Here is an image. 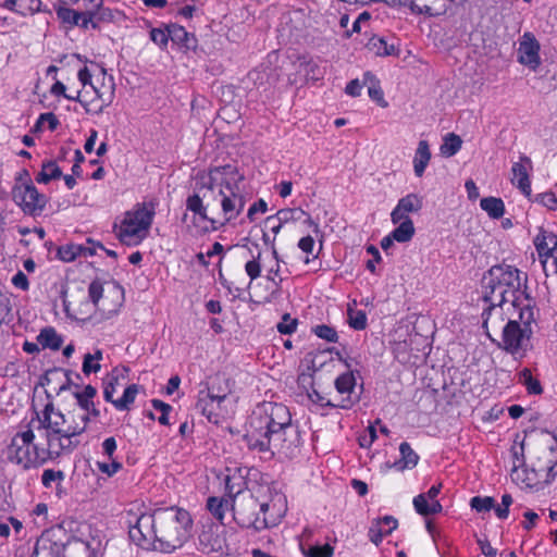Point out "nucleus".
<instances>
[{"label": "nucleus", "instance_id": "46", "mask_svg": "<svg viewBox=\"0 0 557 557\" xmlns=\"http://www.w3.org/2000/svg\"><path fill=\"white\" fill-rule=\"evenodd\" d=\"M102 360V351L98 349L95 354H86L83 362V372L90 374L98 372L101 369L100 361Z\"/></svg>", "mask_w": 557, "mask_h": 557}, {"label": "nucleus", "instance_id": "30", "mask_svg": "<svg viewBox=\"0 0 557 557\" xmlns=\"http://www.w3.org/2000/svg\"><path fill=\"white\" fill-rule=\"evenodd\" d=\"M40 0H4L3 7L22 15L40 11Z\"/></svg>", "mask_w": 557, "mask_h": 557}, {"label": "nucleus", "instance_id": "63", "mask_svg": "<svg viewBox=\"0 0 557 557\" xmlns=\"http://www.w3.org/2000/svg\"><path fill=\"white\" fill-rule=\"evenodd\" d=\"M478 544L481 548V552L486 556V557H496V549L492 547V545L490 544V542L487 540H482V539H479L478 540Z\"/></svg>", "mask_w": 557, "mask_h": 557}, {"label": "nucleus", "instance_id": "47", "mask_svg": "<svg viewBox=\"0 0 557 557\" xmlns=\"http://www.w3.org/2000/svg\"><path fill=\"white\" fill-rule=\"evenodd\" d=\"M82 256L81 245L70 244L58 249V257L64 262H72Z\"/></svg>", "mask_w": 557, "mask_h": 557}, {"label": "nucleus", "instance_id": "24", "mask_svg": "<svg viewBox=\"0 0 557 557\" xmlns=\"http://www.w3.org/2000/svg\"><path fill=\"white\" fill-rule=\"evenodd\" d=\"M65 544L42 536L36 544L32 557H64Z\"/></svg>", "mask_w": 557, "mask_h": 557}, {"label": "nucleus", "instance_id": "28", "mask_svg": "<svg viewBox=\"0 0 557 557\" xmlns=\"http://www.w3.org/2000/svg\"><path fill=\"white\" fill-rule=\"evenodd\" d=\"M431 156L429 143L426 140H420L413 157V171L417 177H421L424 174Z\"/></svg>", "mask_w": 557, "mask_h": 557}, {"label": "nucleus", "instance_id": "40", "mask_svg": "<svg viewBox=\"0 0 557 557\" xmlns=\"http://www.w3.org/2000/svg\"><path fill=\"white\" fill-rule=\"evenodd\" d=\"M399 451L401 455V459L395 463L398 467V469L403 470L406 468H413L417 466L419 456L417 455L416 451H413V449L407 442L400 444Z\"/></svg>", "mask_w": 557, "mask_h": 557}, {"label": "nucleus", "instance_id": "58", "mask_svg": "<svg viewBox=\"0 0 557 557\" xmlns=\"http://www.w3.org/2000/svg\"><path fill=\"white\" fill-rule=\"evenodd\" d=\"M82 256L84 257H92L97 253L98 249H104L103 245L100 242H95L90 238L87 239L85 245H81Z\"/></svg>", "mask_w": 557, "mask_h": 557}, {"label": "nucleus", "instance_id": "42", "mask_svg": "<svg viewBox=\"0 0 557 557\" xmlns=\"http://www.w3.org/2000/svg\"><path fill=\"white\" fill-rule=\"evenodd\" d=\"M461 138L455 133H448L444 137V141L440 147V151L442 156L449 158L455 156L461 149Z\"/></svg>", "mask_w": 557, "mask_h": 557}, {"label": "nucleus", "instance_id": "9", "mask_svg": "<svg viewBox=\"0 0 557 557\" xmlns=\"http://www.w3.org/2000/svg\"><path fill=\"white\" fill-rule=\"evenodd\" d=\"M483 300L488 304V307L483 312V326L488 332V326L498 327L499 321H503L504 307H510L509 298L495 282H491V278H486V274L483 277ZM509 310V308H507ZM490 335V333H487Z\"/></svg>", "mask_w": 557, "mask_h": 557}, {"label": "nucleus", "instance_id": "60", "mask_svg": "<svg viewBox=\"0 0 557 557\" xmlns=\"http://www.w3.org/2000/svg\"><path fill=\"white\" fill-rule=\"evenodd\" d=\"M268 209V205L263 199H259L258 201L253 202L248 211H247V218L250 222L255 221V215L257 213H264Z\"/></svg>", "mask_w": 557, "mask_h": 557}, {"label": "nucleus", "instance_id": "16", "mask_svg": "<svg viewBox=\"0 0 557 557\" xmlns=\"http://www.w3.org/2000/svg\"><path fill=\"white\" fill-rule=\"evenodd\" d=\"M541 46L535 36L525 32L519 39L518 62L535 71L541 65Z\"/></svg>", "mask_w": 557, "mask_h": 557}, {"label": "nucleus", "instance_id": "64", "mask_svg": "<svg viewBox=\"0 0 557 557\" xmlns=\"http://www.w3.org/2000/svg\"><path fill=\"white\" fill-rule=\"evenodd\" d=\"M298 247L306 253H311L314 247V239L311 236H305L302 237L299 243Z\"/></svg>", "mask_w": 557, "mask_h": 557}, {"label": "nucleus", "instance_id": "5", "mask_svg": "<svg viewBox=\"0 0 557 557\" xmlns=\"http://www.w3.org/2000/svg\"><path fill=\"white\" fill-rule=\"evenodd\" d=\"M157 206L156 199L137 202L115 220L113 232L121 244L136 247L149 236Z\"/></svg>", "mask_w": 557, "mask_h": 557}, {"label": "nucleus", "instance_id": "55", "mask_svg": "<svg viewBox=\"0 0 557 557\" xmlns=\"http://www.w3.org/2000/svg\"><path fill=\"white\" fill-rule=\"evenodd\" d=\"M260 256H261V253L259 252L256 258L247 261L245 264V271L251 281H253L260 276V273H261Z\"/></svg>", "mask_w": 557, "mask_h": 557}, {"label": "nucleus", "instance_id": "8", "mask_svg": "<svg viewBox=\"0 0 557 557\" xmlns=\"http://www.w3.org/2000/svg\"><path fill=\"white\" fill-rule=\"evenodd\" d=\"M531 310H520L519 320L509 319L503 327L502 342L498 346L517 360L524 358L531 348Z\"/></svg>", "mask_w": 557, "mask_h": 557}, {"label": "nucleus", "instance_id": "18", "mask_svg": "<svg viewBox=\"0 0 557 557\" xmlns=\"http://www.w3.org/2000/svg\"><path fill=\"white\" fill-rule=\"evenodd\" d=\"M423 207V198L417 194H408L400 198L391 213L394 224L400 220H411L409 213H417Z\"/></svg>", "mask_w": 557, "mask_h": 557}, {"label": "nucleus", "instance_id": "36", "mask_svg": "<svg viewBox=\"0 0 557 557\" xmlns=\"http://www.w3.org/2000/svg\"><path fill=\"white\" fill-rule=\"evenodd\" d=\"M480 206L492 219H499L504 215L505 205L500 198L485 197L481 199Z\"/></svg>", "mask_w": 557, "mask_h": 557}, {"label": "nucleus", "instance_id": "2", "mask_svg": "<svg viewBox=\"0 0 557 557\" xmlns=\"http://www.w3.org/2000/svg\"><path fill=\"white\" fill-rule=\"evenodd\" d=\"M129 539L145 549L172 554L190 539L194 521L189 511L177 506L152 512L132 509L123 515Z\"/></svg>", "mask_w": 557, "mask_h": 557}, {"label": "nucleus", "instance_id": "38", "mask_svg": "<svg viewBox=\"0 0 557 557\" xmlns=\"http://www.w3.org/2000/svg\"><path fill=\"white\" fill-rule=\"evenodd\" d=\"M398 226L391 233V238L398 243H407L414 235V225L412 220H400Z\"/></svg>", "mask_w": 557, "mask_h": 557}, {"label": "nucleus", "instance_id": "44", "mask_svg": "<svg viewBox=\"0 0 557 557\" xmlns=\"http://www.w3.org/2000/svg\"><path fill=\"white\" fill-rule=\"evenodd\" d=\"M62 175L61 169L52 161L42 164L41 171L38 173L36 181L47 184L51 180L59 178Z\"/></svg>", "mask_w": 557, "mask_h": 557}, {"label": "nucleus", "instance_id": "41", "mask_svg": "<svg viewBox=\"0 0 557 557\" xmlns=\"http://www.w3.org/2000/svg\"><path fill=\"white\" fill-rule=\"evenodd\" d=\"M370 84L368 87L369 97L375 101L380 107H387V102L384 99L383 90L380 87L379 82L374 78L371 73L364 74V84Z\"/></svg>", "mask_w": 557, "mask_h": 557}, {"label": "nucleus", "instance_id": "26", "mask_svg": "<svg viewBox=\"0 0 557 557\" xmlns=\"http://www.w3.org/2000/svg\"><path fill=\"white\" fill-rule=\"evenodd\" d=\"M227 471L228 473L224 479L225 491L233 498L240 495L247 487L246 474L242 468H236L233 472L230 469Z\"/></svg>", "mask_w": 557, "mask_h": 557}, {"label": "nucleus", "instance_id": "51", "mask_svg": "<svg viewBox=\"0 0 557 557\" xmlns=\"http://www.w3.org/2000/svg\"><path fill=\"white\" fill-rule=\"evenodd\" d=\"M470 506L478 512H487L494 508V498L490 496H474L470 500Z\"/></svg>", "mask_w": 557, "mask_h": 557}, {"label": "nucleus", "instance_id": "12", "mask_svg": "<svg viewBox=\"0 0 557 557\" xmlns=\"http://www.w3.org/2000/svg\"><path fill=\"white\" fill-rule=\"evenodd\" d=\"M554 444L542 443L535 448L531 457V466L544 476V482H550L556 475L557 468V441Z\"/></svg>", "mask_w": 557, "mask_h": 557}, {"label": "nucleus", "instance_id": "25", "mask_svg": "<svg viewBox=\"0 0 557 557\" xmlns=\"http://www.w3.org/2000/svg\"><path fill=\"white\" fill-rule=\"evenodd\" d=\"M218 525L210 524L200 532L198 540L202 553L210 554L222 549V541L218 535Z\"/></svg>", "mask_w": 557, "mask_h": 557}, {"label": "nucleus", "instance_id": "52", "mask_svg": "<svg viewBox=\"0 0 557 557\" xmlns=\"http://www.w3.org/2000/svg\"><path fill=\"white\" fill-rule=\"evenodd\" d=\"M334 548L330 544L310 546L305 555L307 557H332Z\"/></svg>", "mask_w": 557, "mask_h": 557}, {"label": "nucleus", "instance_id": "50", "mask_svg": "<svg viewBox=\"0 0 557 557\" xmlns=\"http://www.w3.org/2000/svg\"><path fill=\"white\" fill-rule=\"evenodd\" d=\"M150 39L161 49H165L170 40V26L164 28H152L150 30Z\"/></svg>", "mask_w": 557, "mask_h": 557}, {"label": "nucleus", "instance_id": "32", "mask_svg": "<svg viewBox=\"0 0 557 557\" xmlns=\"http://www.w3.org/2000/svg\"><path fill=\"white\" fill-rule=\"evenodd\" d=\"M110 297L112 308L107 310V318L111 314H116L124 304L125 295L124 288L115 281L110 282L107 287V297Z\"/></svg>", "mask_w": 557, "mask_h": 557}, {"label": "nucleus", "instance_id": "33", "mask_svg": "<svg viewBox=\"0 0 557 557\" xmlns=\"http://www.w3.org/2000/svg\"><path fill=\"white\" fill-rule=\"evenodd\" d=\"M170 26V40L184 47L186 49H190L196 44V38L189 34L183 26L177 24H171Z\"/></svg>", "mask_w": 557, "mask_h": 557}, {"label": "nucleus", "instance_id": "57", "mask_svg": "<svg viewBox=\"0 0 557 557\" xmlns=\"http://www.w3.org/2000/svg\"><path fill=\"white\" fill-rule=\"evenodd\" d=\"M535 201L541 203L542 206L546 207L549 210L557 209V197L552 191L539 194L535 198Z\"/></svg>", "mask_w": 557, "mask_h": 557}, {"label": "nucleus", "instance_id": "34", "mask_svg": "<svg viewBox=\"0 0 557 557\" xmlns=\"http://www.w3.org/2000/svg\"><path fill=\"white\" fill-rule=\"evenodd\" d=\"M413 507L421 516L440 513L443 507L438 500H429L425 494H419L413 498Z\"/></svg>", "mask_w": 557, "mask_h": 557}, {"label": "nucleus", "instance_id": "11", "mask_svg": "<svg viewBox=\"0 0 557 557\" xmlns=\"http://www.w3.org/2000/svg\"><path fill=\"white\" fill-rule=\"evenodd\" d=\"M12 198L23 212L29 215L41 213L47 203V198L37 190L29 178L13 187Z\"/></svg>", "mask_w": 557, "mask_h": 557}, {"label": "nucleus", "instance_id": "35", "mask_svg": "<svg viewBox=\"0 0 557 557\" xmlns=\"http://www.w3.org/2000/svg\"><path fill=\"white\" fill-rule=\"evenodd\" d=\"M299 71L304 74L307 81L317 82L324 76V69L313 59H299Z\"/></svg>", "mask_w": 557, "mask_h": 557}, {"label": "nucleus", "instance_id": "56", "mask_svg": "<svg viewBox=\"0 0 557 557\" xmlns=\"http://www.w3.org/2000/svg\"><path fill=\"white\" fill-rule=\"evenodd\" d=\"M48 124V127L53 131L57 128L59 121L57 116L53 113H42L37 120V123L35 125V131H39L44 127L45 124Z\"/></svg>", "mask_w": 557, "mask_h": 557}, {"label": "nucleus", "instance_id": "14", "mask_svg": "<svg viewBox=\"0 0 557 557\" xmlns=\"http://www.w3.org/2000/svg\"><path fill=\"white\" fill-rule=\"evenodd\" d=\"M355 387H356V379L351 371H347V372L341 374L335 380V388H336L337 394L339 395V399L336 401L327 400L326 405L329 407H333V408H342V409L351 408L358 401V397L354 396Z\"/></svg>", "mask_w": 557, "mask_h": 557}, {"label": "nucleus", "instance_id": "21", "mask_svg": "<svg viewBox=\"0 0 557 557\" xmlns=\"http://www.w3.org/2000/svg\"><path fill=\"white\" fill-rule=\"evenodd\" d=\"M398 525L397 520L392 516L374 519L369 528V540L379 546L383 539L389 535Z\"/></svg>", "mask_w": 557, "mask_h": 557}, {"label": "nucleus", "instance_id": "37", "mask_svg": "<svg viewBox=\"0 0 557 557\" xmlns=\"http://www.w3.org/2000/svg\"><path fill=\"white\" fill-rule=\"evenodd\" d=\"M302 215H306V212L302 209H281L274 215H270L265 219V224H272L275 221H280V223L285 224L289 221H297Z\"/></svg>", "mask_w": 557, "mask_h": 557}, {"label": "nucleus", "instance_id": "15", "mask_svg": "<svg viewBox=\"0 0 557 557\" xmlns=\"http://www.w3.org/2000/svg\"><path fill=\"white\" fill-rule=\"evenodd\" d=\"M58 17L70 25H79L83 28H101L103 22V13L99 10H88L83 13H78L72 9L60 7L57 11Z\"/></svg>", "mask_w": 557, "mask_h": 557}, {"label": "nucleus", "instance_id": "13", "mask_svg": "<svg viewBox=\"0 0 557 557\" xmlns=\"http://www.w3.org/2000/svg\"><path fill=\"white\" fill-rule=\"evenodd\" d=\"M127 373L128 369L125 367L114 368L109 381V385L112 391L107 388V401H111L117 410H128L139 392V386L137 384H131L124 389L122 397L117 399L112 398L114 387L120 385L121 381L126 382Z\"/></svg>", "mask_w": 557, "mask_h": 557}, {"label": "nucleus", "instance_id": "7", "mask_svg": "<svg viewBox=\"0 0 557 557\" xmlns=\"http://www.w3.org/2000/svg\"><path fill=\"white\" fill-rule=\"evenodd\" d=\"M35 434L28 429L16 433L7 447V458L24 469L38 467L57 456L46 442L35 443Z\"/></svg>", "mask_w": 557, "mask_h": 557}, {"label": "nucleus", "instance_id": "31", "mask_svg": "<svg viewBox=\"0 0 557 557\" xmlns=\"http://www.w3.org/2000/svg\"><path fill=\"white\" fill-rule=\"evenodd\" d=\"M37 342L44 349L58 350L63 344V338L53 327L47 326L39 332Z\"/></svg>", "mask_w": 557, "mask_h": 557}, {"label": "nucleus", "instance_id": "27", "mask_svg": "<svg viewBox=\"0 0 557 557\" xmlns=\"http://www.w3.org/2000/svg\"><path fill=\"white\" fill-rule=\"evenodd\" d=\"M203 391L210 394L215 400L223 403L231 393V385L224 375L215 374L210 377V381Z\"/></svg>", "mask_w": 557, "mask_h": 557}, {"label": "nucleus", "instance_id": "1", "mask_svg": "<svg viewBox=\"0 0 557 557\" xmlns=\"http://www.w3.org/2000/svg\"><path fill=\"white\" fill-rule=\"evenodd\" d=\"M244 181L237 166L226 164L199 172L196 193L186 199V209L201 221H208L213 230L235 220L246 206L240 184Z\"/></svg>", "mask_w": 557, "mask_h": 557}, {"label": "nucleus", "instance_id": "6", "mask_svg": "<svg viewBox=\"0 0 557 557\" xmlns=\"http://www.w3.org/2000/svg\"><path fill=\"white\" fill-rule=\"evenodd\" d=\"M284 500L282 495H277L271 502H260L249 494L232 504L233 517L242 528H253L260 531L277 522Z\"/></svg>", "mask_w": 557, "mask_h": 557}, {"label": "nucleus", "instance_id": "23", "mask_svg": "<svg viewBox=\"0 0 557 557\" xmlns=\"http://www.w3.org/2000/svg\"><path fill=\"white\" fill-rule=\"evenodd\" d=\"M69 377L62 370L48 371L41 382V385H47L46 394L50 399L54 395H59L67 386Z\"/></svg>", "mask_w": 557, "mask_h": 557}, {"label": "nucleus", "instance_id": "19", "mask_svg": "<svg viewBox=\"0 0 557 557\" xmlns=\"http://www.w3.org/2000/svg\"><path fill=\"white\" fill-rule=\"evenodd\" d=\"M532 171V161L527 156L520 157V162L513 163L511 168V182L527 197L531 196L530 172Z\"/></svg>", "mask_w": 557, "mask_h": 557}, {"label": "nucleus", "instance_id": "49", "mask_svg": "<svg viewBox=\"0 0 557 557\" xmlns=\"http://www.w3.org/2000/svg\"><path fill=\"white\" fill-rule=\"evenodd\" d=\"M314 335L319 338L324 339L329 343H336L338 341V334L336 330L326 324H320L312 329Z\"/></svg>", "mask_w": 557, "mask_h": 557}, {"label": "nucleus", "instance_id": "10", "mask_svg": "<svg viewBox=\"0 0 557 557\" xmlns=\"http://www.w3.org/2000/svg\"><path fill=\"white\" fill-rule=\"evenodd\" d=\"M486 278L495 282L500 287L503 294H506L510 301V307H516L521 295L522 278L521 272L509 264H500L492 267L487 273Z\"/></svg>", "mask_w": 557, "mask_h": 557}, {"label": "nucleus", "instance_id": "3", "mask_svg": "<svg viewBox=\"0 0 557 557\" xmlns=\"http://www.w3.org/2000/svg\"><path fill=\"white\" fill-rule=\"evenodd\" d=\"M244 441L251 450L289 458L301 444L300 432L292 423L288 408L271 401L258 405L252 411Z\"/></svg>", "mask_w": 557, "mask_h": 557}, {"label": "nucleus", "instance_id": "61", "mask_svg": "<svg viewBox=\"0 0 557 557\" xmlns=\"http://www.w3.org/2000/svg\"><path fill=\"white\" fill-rule=\"evenodd\" d=\"M361 89L362 84L358 79H352L347 84L345 91L351 97H358L361 94Z\"/></svg>", "mask_w": 557, "mask_h": 557}, {"label": "nucleus", "instance_id": "39", "mask_svg": "<svg viewBox=\"0 0 557 557\" xmlns=\"http://www.w3.org/2000/svg\"><path fill=\"white\" fill-rule=\"evenodd\" d=\"M518 382L525 386L529 394L540 395L543 393L540 381L533 377L530 369L524 368L518 373Z\"/></svg>", "mask_w": 557, "mask_h": 557}, {"label": "nucleus", "instance_id": "62", "mask_svg": "<svg viewBox=\"0 0 557 557\" xmlns=\"http://www.w3.org/2000/svg\"><path fill=\"white\" fill-rule=\"evenodd\" d=\"M12 283L14 284V286L23 289V290H26L29 286L28 284V280H27V276L22 272V271H18L12 278Z\"/></svg>", "mask_w": 557, "mask_h": 557}, {"label": "nucleus", "instance_id": "54", "mask_svg": "<svg viewBox=\"0 0 557 557\" xmlns=\"http://www.w3.org/2000/svg\"><path fill=\"white\" fill-rule=\"evenodd\" d=\"M297 320L292 319L288 313H285L282 318V321L277 324V331L281 334H292L297 329Z\"/></svg>", "mask_w": 557, "mask_h": 557}, {"label": "nucleus", "instance_id": "45", "mask_svg": "<svg viewBox=\"0 0 557 557\" xmlns=\"http://www.w3.org/2000/svg\"><path fill=\"white\" fill-rule=\"evenodd\" d=\"M348 324L350 327L357 331L364 330L367 327V314L362 310L354 309L350 305L347 309Z\"/></svg>", "mask_w": 557, "mask_h": 557}, {"label": "nucleus", "instance_id": "48", "mask_svg": "<svg viewBox=\"0 0 557 557\" xmlns=\"http://www.w3.org/2000/svg\"><path fill=\"white\" fill-rule=\"evenodd\" d=\"M369 45L377 55H391L395 52L394 45H388L387 41L381 37H373Z\"/></svg>", "mask_w": 557, "mask_h": 557}, {"label": "nucleus", "instance_id": "43", "mask_svg": "<svg viewBox=\"0 0 557 557\" xmlns=\"http://www.w3.org/2000/svg\"><path fill=\"white\" fill-rule=\"evenodd\" d=\"M232 507V504L227 499H220L218 497H209L207 502V507L209 511L221 522L223 523L225 510L228 507Z\"/></svg>", "mask_w": 557, "mask_h": 557}, {"label": "nucleus", "instance_id": "20", "mask_svg": "<svg viewBox=\"0 0 557 557\" xmlns=\"http://www.w3.org/2000/svg\"><path fill=\"white\" fill-rule=\"evenodd\" d=\"M510 478L512 482H515L520 487H533L537 485L541 481L544 482V476L540 474L539 471H535V468L531 466V469L528 467L519 466L515 461L513 467L510 472Z\"/></svg>", "mask_w": 557, "mask_h": 557}, {"label": "nucleus", "instance_id": "59", "mask_svg": "<svg viewBox=\"0 0 557 557\" xmlns=\"http://www.w3.org/2000/svg\"><path fill=\"white\" fill-rule=\"evenodd\" d=\"M102 294H103L102 283L99 280L94 281L89 285V298L94 305H98L99 300L102 298Z\"/></svg>", "mask_w": 557, "mask_h": 557}, {"label": "nucleus", "instance_id": "17", "mask_svg": "<svg viewBox=\"0 0 557 557\" xmlns=\"http://www.w3.org/2000/svg\"><path fill=\"white\" fill-rule=\"evenodd\" d=\"M395 2L408 7L413 14L430 17L441 16L448 10V5H444V0H395Z\"/></svg>", "mask_w": 557, "mask_h": 557}, {"label": "nucleus", "instance_id": "22", "mask_svg": "<svg viewBox=\"0 0 557 557\" xmlns=\"http://www.w3.org/2000/svg\"><path fill=\"white\" fill-rule=\"evenodd\" d=\"M222 401L215 400L210 394L200 389L198 393V399L196 408L203 414L208 421L218 422Z\"/></svg>", "mask_w": 557, "mask_h": 557}, {"label": "nucleus", "instance_id": "29", "mask_svg": "<svg viewBox=\"0 0 557 557\" xmlns=\"http://www.w3.org/2000/svg\"><path fill=\"white\" fill-rule=\"evenodd\" d=\"M96 395V388L91 385L85 386L84 391L81 393H75V397L77 399V406L75 408H82L84 412L88 414V421L90 420V416L99 417L100 412L95 408L92 398Z\"/></svg>", "mask_w": 557, "mask_h": 557}, {"label": "nucleus", "instance_id": "4", "mask_svg": "<svg viewBox=\"0 0 557 557\" xmlns=\"http://www.w3.org/2000/svg\"><path fill=\"white\" fill-rule=\"evenodd\" d=\"M88 414L82 408H73L62 412L54 408L49 400L39 417L40 429L44 430L46 442L57 456L72 451L77 445V436L81 435L87 426Z\"/></svg>", "mask_w": 557, "mask_h": 557}, {"label": "nucleus", "instance_id": "53", "mask_svg": "<svg viewBox=\"0 0 557 557\" xmlns=\"http://www.w3.org/2000/svg\"><path fill=\"white\" fill-rule=\"evenodd\" d=\"M535 247H536V250L539 252V255L542 257V256H545V257H550L554 251H555V248L557 246H554L549 239H548V235L547 236H544L543 238H540L539 236L536 237L535 239Z\"/></svg>", "mask_w": 557, "mask_h": 557}]
</instances>
